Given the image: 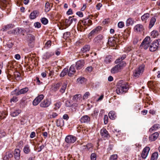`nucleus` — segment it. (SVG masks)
Wrapping results in <instances>:
<instances>
[{
	"mask_svg": "<svg viewBox=\"0 0 160 160\" xmlns=\"http://www.w3.org/2000/svg\"><path fill=\"white\" fill-rule=\"evenodd\" d=\"M65 23L67 27L69 26L71 24V23L69 18L68 19H66L65 21Z\"/></svg>",
	"mask_w": 160,
	"mask_h": 160,
	"instance_id": "48",
	"label": "nucleus"
},
{
	"mask_svg": "<svg viewBox=\"0 0 160 160\" xmlns=\"http://www.w3.org/2000/svg\"><path fill=\"white\" fill-rule=\"evenodd\" d=\"M56 124L58 127H62L64 126V121L62 120H57L56 121Z\"/></svg>",
	"mask_w": 160,
	"mask_h": 160,
	"instance_id": "34",
	"label": "nucleus"
},
{
	"mask_svg": "<svg viewBox=\"0 0 160 160\" xmlns=\"http://www.w3.org/2000/svg\"><path fill=\"white\" fill-rule=\"evenodd\" d=\"M58 114L55 112H52V114L50 115V118H54L56 117Z\"/></svg>",
	"mask_w": 160,
	"mask_h": 160,
	"instance_id": "57",
	"label": "nucleus"
},
{
	"mask_svg": "<svg viewBox=\"0 0 160 160\" xmlns=\"http://www.w3.org/2000/svg\"><path fill=\"white\" fill-rule=\"evenodd\" d=\"M38 13V12L37 11H33L30 14L29 18L30 19H35L37 17Z\"/></svg>",
	"mask_w": 160,
	"mask_h": 160,
	"instance_id": "27",
	"label": "nucleus"
},
{
	"mask_svg": "<svg viewBox=\"0 0 160 160\" xmlns=\"http://www.w3.org/2000/svg\"><path fill=\"white\" fill-rule=\"evenodd\" d=\"M61 85V83L60 82L57 83H54L51 85L50 89L51 91L56 92L59 89Z\"/></svg>",
	"mask_w": 160,
	"mask_h": 160,
	"instance_id": "13",
	"label": "nucleus"
},
{
	"mask_svg": "<svg viewBox=\"0 0 160 160\" xmlns=\"http://www.w3.org/2000/svg\"><path fill=\"white\" fill-rule=\"evenodd\" d=\"M149 17V14L148 13H146L142 15L141 17V19L142 21L146 22V21L148 20Z\"/></svg>",
	"mask_w": 160,
	"mask_h": 160,
	"instance_id": "32",
	"label": "nucleus"
},
{
	"mask_svg": "<svg viewBox=\"0 0 160 160\" xmlns=\"http://www.w3.org/2000/svg\"><path fill=\"white\" fill-rule=\"evenodd\" d=\"M126 64V63L125 62H121L111 69V73H115L120 72L123 67L125 66Z\"/></svg>",
	"mask_w": 160,
	"mask_h": 160,
	"instance_id": "2",
	"label": "nucleus"
},
{
	"mask_svg": "<svg viewBox=\"0 0 160 160\" xmlns=\"http://www.w3.org/2000/svg\"><path fill=\"white\" fill-rule=\"evenodd\" d=\"M87 27H84L82 26V25H80V26H78V30L80 31L81 32H83L84 31L85 28H87Z\"/></svg>",
	"mask_w": 160,
	"mask_h": 160,
	"instance_id": "52",
	"label": "nucleus"
},
{
	"mask_svg": "<svg viewBox=\"0 0 160 160\" xmlns=\"http://www.w3.org/2000/svg\"><path fill=\"white\" fill-rule=\"evenodd\" d=\"M7 114L4 112L0 111V119H1L5 118Z\"/></svg>",
	"mask_w": 160,
	"mask_h": 160,
	"instance_id": "44",
	"label": "nucleus"
},
{
	"mask_svg": "<svg viewBox=\"0 0 160 160\" xmlns=\"http://www.w3.org/2000/svg\"><path fill=\"white\" fill-rule=\"evenodd\" d=\"M90 49V46L88 45H86L84 46L83 48L81 49V51L83 53L89 51Z\"/></svg>",
	"mask_w": 160,
	"mask_h": 160,
	"instance_id": "33",
	"label": "nucleus"
},
{
	"mask_svg": "<svg viewBox=\"0 0 160 160\" xmlns=\"http://www.w3.org/2000/svg\"><path fill=\"white\" fill-rule=\"evenodd\" d=\"M140 74V67H139L138 68L136 69L134 71L133 73V76L135 78H137L139 77Z\"/></svg>",
	"mask_w": 160,
	"mask_h": 160,
	"instance_id": "25",
	"label": "nucleus"
},
{
	"mask_svg": "<svg viewBox=\"0 0 160 160\" xmlns=\"http://www.w3.org/2000/svg\"><path fill=\"white\" fill-rule=\"evenodd\" d=\"M41 21L42 23L44 25L47 24L48 22V20L45 18H42Z\"/></svg>",
	"mask_w": 160,
	"mask_h": 160,
	"instance_id": "50",
	"label": "nucleus"
},
{
	"mask_svg": "<svg viewBox=\"0 0 160 160\" xmlns=\"http://www.w3.org/2000/svg\"><path fill=\"white\" fill-rule=\"evenodd\" d=\"M118 27L120 28H122L124 26V22H120L118 24Z\"/></svg>",
	"mask_w": 160,
	"mask_h": 160,
	"instance_id": "62",
	"label": "nucleus"
},
{
	"mask_svg": "<svg viewBox=\"0 0 160 160\" xmlns=\"http://www.w3.org/2000/svg\"><path fill=\"white\" fill-rule=\"evenodd\" d=\"M159 46H160V39L156 40L150 45L149 50L151 52L155 51Z\"/></svg>",
	"mask_w": 160,
	"mask_h": 160,
	"instance_id": "3",
	"label": "nucleus"
},
{
	"mask_svg": "<svg viewBox=\"0 0 160 160\" xmlns=\"http://www.w3.org/2000/svg\"><path fill=\"white\" fill-rule=\"evenodd\" d=\"M102 29V27L100 26H98L96 27L95 28L92 30L89 34L88 36L89 37L92 36L95 34L98 33Z\"/></svg>",
	"mask_w": 160,
	"mask_h": 160,
	"instance_id": "8",
	"label": "nucleus"
},
{
	"mask_svg": "<svg viewBox=\"0 0 160 160\" xmlns=\"http://www.w3.org/2000/svg\"><path fill=\"white\" fill-rule=\"evenodd\" d=\"M108 115L109 118L112 120L114 119L116 117L115 112L113 111H110Z\"/></svg>",
	"mask_w": 160,
	"mask_h": 160,
	"instance_id": "31",
	"label": "nucleus"
},
{
	"mask_svg": "<svg viewBox=\"0 0 160 160\" xmlns=\"http://www.w3.org/2000/svg\"><path fill=\"white\" fill-rule=\"evenodd\" d=\"M158 35V32L156 30H153L151 33V35L153 38H155Z\"/></svg>",
	"mask_w": 160,
	"mask_h": 160,
	"instance_id": "46",
	"label": "nucleus"
},
{
	"mask_svg": "<svg viewBox=\"0 0 160 160\" xmlns=\"http://www.w3.org/2000/svg\"><path fill=\"white\" fill-rule=\"evenodd\" d=\"M30 151V147L29 145H25L23 148V152L26 154L28 153Z\"/></svg>",
	"mask_w": 160,
	"mask_h": 160,
	"instance_id": "37",
	"label": "nucleus"
},
{
	"mask_svg": "<svg viewBox=\"0 0 160 160\" xmlns=\"http://www.w3.org/2000/svg\"><path fill=\"white\" fill-rule=\"evenodd\" d=\"M50 104L51 102L48 100L45 99L40 103V105L41 107L46 108L48 107Z\"/></svg>",
	"mask_w": 160,
	"mask_h": 160,
	"instance_id": "12",
	"label": "nucleus"
},
{
	"mask_svg": "<svg viewBox=\"0 0 160 160\" xmlns=\"http://www.w3.org/2000/svg\"><path fill=\"white\" fill-rule=\"evenodd\" d=\"M85 63L84 61L83 60H80L77 61L76 63V68L77 70H79L84 66Z\"/></svg>",
	"mask_w": 160,
	"mask_h": 160,
	"instance_id": "11",
	"label": "nucleus"
},
{
	"mask_svg": "<svg viewBox=\"0 0 160 160\" xmlns=\"http://www.w3.org/2000/svg\"><path fill=\"white\" fill-rule=\"evenodd\" d=\"M134 30L136 32H140V25L138 24L135 26L134 28Z\"/></svg>",
	"mask_w": 160,
	"mask_h": 160,
	"instance_id": "51",
	"label": "nucleus"
},
{
	"mask_svg": "<svg viewBox=\"0 0 160 160\" xmlns=\"http://www.w3.org/2000/svg\"><path fill=\"white\" fill-rule=\"evenodd\" d=\"M101 134L103 137H106L108 135V132L105 128H102L101 130Z\"/></svg>",
	"mask_w": 160,
	"mask_h": 160,
	"instance_id": "26",
	"label": "nucleus"
},
{
	"mask_svg": "<svg viewBox=\"0 0 160 160\" xmlns=\"http://www.w3.org/2000/svg\"><path fill=\"white\" fill-rule=\"evenodd\" d=\"M150 38L149 37H146L143 40L141 44V48H143L144 49H147L149 46Z\"/></svg>",
	"mask_w": 160,
	"mask_h": 160,
	"instance_id": "4",
	"label": "nucleus"
},
{
	"mask_svg": "<svg viewBox=\"0 0 160 160\" xmlns=\"http://www.w3.org/2000/svg\"><path fill=\"white\" fill-rule=\"evenodd\" d=\"M156 22V19L155 18L152 17L150 20L148 28H151L154 25Z\"/></svg>",
	"mask_w": 160,
	"mask_h": 160,
	"instance_id": "28",
	"label": "nucleus"
},
{
	"mask_svg": "<svg viewBox=\"0 0 160 160\" xmlns=\"http://www.w3.org/2000/svg\"><path fill=\"white\" fill-rule=\"evenodd\" d=\"M112 60V56L110 55H108L106 56L104 62L107 64L110 63Z\"/></svg>",
	"mask_w": 160,
	"mask_h": 160,
	"instance_id": "36",
	"label": "nucleus"
},
{
	"mask_svg": "<svg viewBox=\"0 0 160 160\" xmlns=\"http://www.w3.org/2000/svg\"><path fill=\"white\" fill-rule=\"evenodd\" d=\"M88 18L83 20L82 21V25H84L85 27H86V26L88 27Z\"/></svg>",
	"mask_w": 160,
	"mask_h": 160,
	"instance_id": "55",
	"label": "nucleus"
},
{
	"mask_svg": "<svg viewBox=\"0 0 160 160\" xmlns=\"http://www.w3.org/2000/svg\"><path fill=\"white\" fill-rule=\"evenodd\" d=\"M45 7V11L46 12H49L51 9V7L50 6V4L48 2L46 3Z\"/></svg>",
	"mask_w": 160,
	"mask_h": 160,
	"instance_id": "38",
	"label": "nucleus"
},
{
	"mask_svg": "<svg viewBox=\"0 0 160 160\" xmlns=\"http://www.w3.org/2000/svg\"><path fill=\"white\" fill-rule=\"evenodd\" d=\"M118 41V39L117 38H111L108 39V43L109 46L114 47L113 49H116L117 46V42Z\"/></svg>",
	"mask_w": 160,
	"mask_h": 160,
	"instance_id": "5",
	"label": "nucleus"
},
{
	"mask_svg": "<svg viewBox=\"0 0 160 160\" xmlns=\"http://www.w3.org/2000/svg\"><path fill=\"white\" fill-rule=\"evenodd\" d=\"M54 54L53 52H47L45 53L43 56L42 58L45 60L48 59L50 57Z\"/></svg>",
	"mask_w": 160,
	"mask_h": 160,
	"instance_id": "19",
	"label": "nucleus"
},
{
	"mask_svg": "<svg viewBox=\"0 0 160 160\" xmlns=\"http://www.w3.org/2000/svg\"><path fill=\"white\" fill-rule=\"evenodd\" d=\"M18 100L17 97L16 96H13L12 98L11 99L10 102H17Z\"/></svg>",
	"mask_w": 160,
	"mask_h": 160,
	"instance_id": "59",
	"label": "nucleus"
},
{
	"mask_svg": "<svg viewBox=\"0 0 160 160\" xmlns=\"http://www.w3.org/2000/svg\"><path fill=\"white\" fill-rule=\"evenodd\" d=\"M43 98L44 96L42 94H41L37 97L33 102V105L36 106L38 105Z\"/></svg>",
	"mask_w": 160,
	"mask_h": 160,
	"instance_id": "10",
	"label": "nucleus"
},
{
	"mask_svg": "<svg viewBox=\"0 0 160 160\" xmlns=\"http://www.w3.org/2000/svg\"><path fill=\"white\" fill-rule=\"evenodd\" d=\"M76 70L74 68V66L73 65H71L68 71V76L72 77V75L74 74Z\"/></svg>",
	"mask_w": 160,
	"mask_h": 160,
	"instance_id": "16",
	"label": "nucleus"
},
{
	"mask_svg": "<svg viewBox=\"0 0 160 160\" xmlns=\"http://www.w3.org/2000/svg\"><path fill=\"white\" fill-rule=\"evenodd\" d=\"M108 117L107 115H105L104 116V121L105 124H107L108 122Z\"/></svg>",
	"mask_w": 160,
	"mask_h": 160,
	"instance_id": "63",
	"label": "nucleus"
},
{
	"mask_svg": "<svg viewBox=\"0 0 160 160\" xmlns=\"http://www.w3.org/2000/svg\"><path fill=\"white\" fill-rule=\"evenodd\" d=\"M67 86V83H64L62 85L61 88L59 90V92L62 93H63L65 91L66 89Z\"/></svg>",
	"mask_w": 160,
	"mask_h": 160,
	"instance_id": "35",
	"label": "nucleus"
},
{
	"mask_svg": "<svg viewBox=\"0 0 160 160\" xmlns=\"http://www.w3.org/2000/svg\"><path fill=\"white\" fill-rule=\"evenodd\" d=\"M128 85L127 82L122 80L119 81L117 83L116 92L118 94L125 92L128 89Z\"/></svg>",
	"mask_w": 160,
	"mask_h": 160,
	"instance_id": "1",
	"label": "nucleus"
},
{
	"mask_svg": "<svg viewBox=\"0 0 160 160\" xmlns=\"http://www.w3.org/2000/svg\"><path fill=\"white\" fill-rule=\"evenodd\" d=\"M160 128L159 125L156 124L153 125L149 130V131L151 132H152L153 131L156 130L158 128Z\"/></svg>",
	"mask_w": 160,
	"mask_h": 160,
	"instance_id": "29",
	"label": "nucleus"
},
{
	"mask_svg": "<svg viewBox=\"0 0 160 160\" xmlns=\"http://www.w3.org/2000/svg\"><path fill=\"white\" fill-rule=\"evenodd\" d=\"M25 30L26 31V33L27 34V35L28 34H30V33H31L32 32V30L31 29H30L29 28H26L25 29Z\"/></svg>",
	"mask_w": 160,
	"mask_h": 160,
	"instance_id": "64",
	"label": "nucleus"
},
{
	"mask_svg": "<svg viewBox=\"0 0 160 160\" xmlns=\"http://www.w3.org/2000/svg\"><path fill=\"white\" fill-rule=\"evenodd\" d=\"M98 110L96 109H95L93 111V113L91 115L93 118H96L98 114Z\"/></svg>",
	"mask_w": 160,
	"mask_h": 160,
	"instance_id": "45",
	"label": "nucleus"
},
{
	"mask_svg": "<svg viewBox=\"0 0 160 160\" xmlns=\"http://www.w3.org/2000/svg\"><path fill=\"white\" fill-rule=\"evenodd\" d=\"M20 28H17L11 31L8 32L9 34H14L15 35H18L20 33Z\"/></svg>",
	"mask_w": 160,
	"mask_h": 160,
	"instance_id": "17",
	"label": "nucleus"
},
{
	"mask_svg": "<svg viewBox=\"0 0 160 160\" xmlns=\"http://www.w3.org/2000/svg\"><path fill=\"white\" fill-rule=\"evenodd\" d=\"M0 4L3 8H5L7 6L8 2L7 0H0Z\"/></svg>",
	"mask_w": 160,
	"mask_h": 160,
	"instance_id": "43",
	"label": "nucleus"
},
{
	"mask_svg": "<svg viewBox=\"0 0 160 160\" xmlns=\"http://www.w3.org/2000/svg\"><path fill=\"white\" fill-rule=\"evenodd\" d=\"M90 118L88 116L84 115L81 118L80 121L82 123H87L90 121Z\"/></svg>",
	"mask_w": 160,
	"mask_h": 160,
	"instance_id": "14",
	"label": "nucleus"
},
{
	"mask_svg": "<svg viewBox=\"0 0 160 160\" xmlns=\"http://www.w3.org/2000/svg\"><path fill=\"white\" fill-rule=\"evenodd\" d=\"M20 151L19 149H15L14 152V156L16 160H18L20 157Z\"/></svg>",
	"mask_w": 160,
	"mask_h": 160,
	"instance_id": "22",
	"label": "nucleus"
},
{
	"mask_svg": "<svg viewBox=\"0 0 160 160\" xmlns=\"http://www.w3.org/2000/svg\"><path fill=\"white\" fill-rule=\"evenodd\" d=\"M21 112V110L18 109L11 111L10 113V115L12 117H15L18 115Z\"/></svg>",
	"mask_w": 160,
	"mask_h": 160,
	"instance_id": "18",
	"label": "nucleus"
},
{
	"mask_svg": "<svg viewBox=\"0 0 160 160\" xmlns=\"http://www.w3.org/2000/svg\"><path fill=\"white\" fill-rule=\"evenodd\" d=\"M54 105L55 107H54V109L56 110H57L61 106V103L60 102H57Z\"/></svg>",
	"mask_w": 160,
	"mask_h": 160,
	"instance_id": "58",
	"label": "nucleus"
},
{
	"mask_svg": "<svg viewBox=\"0 0 160 160\" xmlns=\"http://www.w3.org/2000/svg\"><path fill=\"white\" fill-rule=\"evenodd\" d=\"M133 23V20L131 18H129L126 21V25L127 26L132 25Z\"/></svg>",
	"mask_w": 160,
	"mask_h": 160,
	"instance_id": "42",
	"label": "nucleus"
},
{
	"mask_svg": "<svg viewBox=\"0 0 160 160\" xmlns=\"http://www.w3.org/2000/svg\"><path fill=\"white\" fill-rule=\"evenodd\" d=\"M86 81V79L82 77H80L77 79V81L79 84H82Z\"/></svg>",
	"mask_w": 160,
	"mask_h": 160,
	"instance_id": "39",
	"label": "nucleus"
},
{
	"mask_svg": "<svg viewBox=\"0 0 160 160\" xmlns=\"http://www.w3.org/2000/svg\"><path fill=\"white\" fill-rule=\"evenodd\" d=\"M28 91V88H25L21 89L19 91L17 92L16 93V95L18 96L21 94H24L26 93Z\"/></svg>",
	"mask_w": 160,
	"mask_h": 160,
	"instance_id": "20",
	"label": "nucleus"
},
{
	"mask_svg": "<svg viewBox=\"0 0 160 160\" xmlns=\"http://www.w3.org/2000/svg\"><path fill=\"white\" fill-rule=\"evenodd\" d=\"M13 25L12 24H9L4 26L2 30L3 31H5L13 28Z\"/></svg>",
	"mask_w": 160,
	"mask_h": 160,
	"instance_id": "21",
	"label": "nucleus"
},
{
	"mask_svg": "<svg viewBox=\"0 0 160 160\" xmlns=\"http://www.w3.org/2000/svg\"><path fill=\"white\" fill-rule=\"evenodd\" d=\"M34 26L36 28H39L41 26V23L38 22H37L34 23Z\"/></svg>",
	"mask_w": 160,
	"mask_h": 160,
	"instance_id": "61",
	"label": "nucleus"
},
{
	"mask_svg": "<svg viewBox=\"0 0 160 160\" xmlns=\"http://www.w3.org/2000/svg\"><path fill=\"white\" fill-rule=\"evenodd\" d=\"M84 148L86 149L87 151H89L90 152H92V151L93 146L91 143L88 144L85 146H84Z\"/></svg>",
	"mask_w": 160,
	"mask_h": 160,
	"instance_id": "23",
	"label": "nucleus"
},
{
	"mask_svg": "<svg viewBox=\"0 0 160 160\" xmlns=\"http://www.w3.org/2000/svg\"><path fill=\"white\" fill-rule=\"evenodd\" d=\"M158 136V132H155L149 137V140L151 141H154L157 138Z\"/></svg>",
	"mask_w": 160,
	"mask_h": 160,
	"instance_id": "15",
	"label": "nucleus"
},
{
	"mask_svg": "<svg viewBox=\"0 0 160 160\" xmlns=\"http://www.w3.org/2000/svg\"><path fill=\"white\" fill-rule=\"evenodd\" d=\"M68 70L67 68H65L62 71L60 74L61 77H63L66 75L68 72Z\"/></svg>",
	"mask_w": 160,
	"mask_h": 160,
	"instance_id": "41",
	"label": "nucleus"
},
{
	"mask_svg": "<svg viewBox=\"0 0 160 160\" xmlns=\"http://www.w3.org/2000/svg\"><path fill=\"white\" fill-rule=\"evenodd\" d=\"M70 35V33L69 32H65L63 35V38H66L69 37Z\"/></svg>",
	"mask_w": 160,
	"mask_h": 160,
	"instance_id": "56",
	"label": "nucleus"
},
{
	"mask_svg": "<svg viewBox=\"0 0 160 160\" xmlns=\"http://www.w3.org/2000/svg\"><path fill=\"white\" fill-rule=\"evenodd\" d=\"M69 18L70 19V20L71 22V24H76L77 21V19L76 18H72L71 17H69Z\"/></svg>",
	"mask_w": 160,
	"mask_h": 160,
	"instance_id": "49",
	"label": "nucleus"
},
{
	"mask_svg": "<svg viewBox=\"0 0 160 160\" xmlns=\"http://www.w3.org/2000/svg\"><path fill=\"white\" fill-rule=\"evenodd\" d=\"M90 95L89 92H86L84 95L83 97V99L86 100L87 99L88 96Z\"/></svg>",
	"mask_w": 160,
	"mask_h": 160,
	"instance_id": "54",
	"label": "nucleus"
},
{
	"mask_svg": "<svg viewBox=\"0 0 160 160\" xmlns=\"http://www.w3.org/2000/svg\"><path fill=\"white\" fill-rule=\"evenodd\" d=\"M118 157L116 154H113L111 155L110 158V160H116Z\"/></svg>",
	"mask_w": 160,
	"mask_h": 160,
	"instance_id": "60",
	"label": "nucleus"
},
{
	"mask_svg": "<svg viewBox=\"0 0 160 160\" xmlns=\"http://www.w3.org/2000/svg\"><path fill=\"white\" fill-rule=\"evenodd\" d=\"M158 156V153L157 152L153 153L151 157V160H157Z\"/></svg>",
	"mask_w": 160,
	"mask_h": 160,
	"instance_id": "40",
	"label": "nucleus"
},
{
	"mask_svg": "<svg viewBox=\"0 0 160 160\" xmlns=\"http://www.w3.org/2000/svg\"><path fill=\"white\" fill-rule=\"evenodd\" d=\"M51 44V42L50 41H47V42L46 43L45 46H44V48L48 49L49 48Z\"/></svg>",
	"mask_w": 160,
	"mask_h": 160,
	"instance_id": "47",
	"label": "nucleus"
},
{
	"mask_svg": "<svg viewBox=\"0 0 160 160\" xmlns=\"http://www.w3.org/2000/svg\"><path fill=\"white\" fill-rule=\"evenodd\" d=\"M96 154L95 153H92L90 156V158L91 160H96L97 158Z\"/></svg>",
	"mask_w": 160,
	"mask_h": 160,
	"instance_id": "53",
	"label": "nucleus"
},
{
	"mask_svg": "<svg viewBox=\"0 0 160 160\" xmlns=\"http://www.w3.org/2000/svg\"><path fill=\"white\" fill-rule=\"evenodd\" d=\"M76 140V138L75 136L71 135L67 136L65 139L66 142L69 144L74 143Z\"/></svg>",
	"mask_w": 160,
	"mask_h": 160,
	"instance_id": "7",
	"label": "nucleus"
},
{
	"mask_svg": "<svg viewBox=\"0 0 160 160\" xmlns=\"http://www.w3.org/2000/svg\"><path fill=\"white\" fill-rule=\"evenodd\" d=\"M28 41L30 42H32L35 40V37L34 35L30 34H28L27 35Z\"/></svg>",
	"mask_w": 160,
	"mask_h": 160,
	"instance_id": "30",
	"label": "nucleus"
},
{
	"mask_svg": "<svg viewBox=\"0 0 160 160\" xmlns=\"http://www.w3.org/2000/svg\"><path fill=\"white\" fill-rule=\"evenodd\" d=\"M150 150V148L148 147H146L143 149L141 155L142 158L145 159L146 158Z\"/></svg>",
	"mask_w": 160,
	"mask_h": 160,
	"instance_id": "9",
	"label": "nucleus"
},
{
	"mask_svg": "<svg viewBox=\"0 0 160 160\" xmlns=\"http://www.w3.org/2000/svg\"><path fill=\"white\" fill-rule=\"evenodd\" d=\"M104 38V36L101 34H99L96 37L93 39V42L96 45H100L102 43V40Z\"/></svg>",
	"mask_w": 160,
	"mask_h": 160,
	"instance_id": "6",
	"label": "nucleus"
},
{
	"mask_svg": "<svg viewBox=\"0 0 160 160\" xmlns=\"http://www.w3.org/2000/svg\"><path fill=\"white\" fill-rule=\"evenodd\" d=\"M157 83L155 82L149 81L148 82V85L149 87L152 88H154L157 85Z\"/></svg>",
	"mask_w": 160,
	"mask_h": 160,
	"instance_id": "24",
	"label": "nucleus"
}]
</instances>
